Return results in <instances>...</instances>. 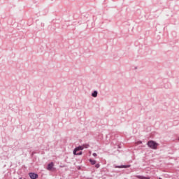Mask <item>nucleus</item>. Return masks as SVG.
Listing matches in <instances>:
<instances>
[{"label": "nucleus", "mask_w": 179, "mask_h": 179, "mask_svg": "<svg viewBox=\"0 0 179 179\" xmlns=\"http://www.w3.org/2000/svg\"><path fill=\"white\" fill-rule=\"evenodd\" d=\"M147 145L148 148H150V149H153L154 150H156V149H157V146H159V143L153 141H149Z\"/></svg>", "instance_id": "nucleus-1"}, {"label": "nucleus", "mask_w": 179, "mask_h": 179, "mask_svg": "<svg viewBox=\"0 0 179 179\" xmlns=\"http://www.w3.org/2000/svg\"><path fill=\"white\" fill-rule=\"evenodd\" d=\"M84 147L83 145H80L76 148L73 150V155H76V152H79V150H83Z\"/></svg>", "instance_id": "nucleus-2"}, {"label": "nucleus", "mask_w": 179, "mask_h": 179, "mask_svg": "<svg viewBox=\"0 0 179 179\" xmlns=\"http://www.w3.org/2000/svg\"><path fill=\"white\" fill-rule=\"evenodd\" d=\"M29 176L31 179H36L38 178V175L34 173H29Z\"/></svg>", "instance_id": "nucleus-3"}, {"label": "nucleus", "mask_w": 179, "mask_h": 179, "mask_svg": "<svg viewBox=\"0 0 179 179\" xmlns=\"http://www.w3.org/2000/svg\"><path fill=\"white\" fill-rule=\"evenodd\" d=\"M115 169H128L129 165L115 166Z\"/></svg>", "instance_id": "nucleus-4"}, {"label": "nucleus", "mask_w": 179, "mask_h": 179, "mask_svg": "<svg viewBox=\"0 0 179 179\" xmlns=\"http://www.w3.org/2000/svg\"><path fill=\"white\" fill-rule=\"evenodd\" d=\"M53 167H54V163L51 162V163L48 164L47 169H48V170L51 171V170H52Z\"/></svg>", "instance_id": "nucleus-5"}, {"label": "nucleus", "mask_w": 179, "mask_h": 179, "mask_svg": "<svg viewBox=\"0 0 179 179\" xmlns=\"http://www.w3.org/2000/svg\"><path fill=\"white\" fill-rule=\"evenodd\" d=\"M136 178L139 179H150V177L148 176H136Z\"/></svg>", "instance_id": "nucleus-6"}, {"label": "nucleus", "mask_w": 179, "mask_h": 179, "mask_svg": "<svg viewBox=\"0 0 179 179\" xmlns=\"http://www.w3.org/2000/svg\"><path fill=\"white\" fill-rule=\"evenodd\" d=\"M97 94H98L97 91H94V92L92 93V97H97Z\"/></svg>", "instance_id": "nucleus-7"}, {"label": "nucleus", "mask_w": 179, "mask_h": 179, "mask_svg": "<svg viewBox=\"0 0 179 179\" xmlns=\"http://www.w3.org/2000/svg\"><path fill=\"white\" fill-rule=\"evenodd\" d=\"M90 162L91 164H92V165L96 164V160L90 159Z\"/></svg>", "instance_id": "nucleus-8"}, {"label": "nucleus", "mask_w": 179, "mask_h": 179, "mask_svg": "<svg viewBox=\"0 0 179 179\" xmlns=\"http://www.w3.org/2000/svg\"><path fill=\"white\" fill-rule=\"evenodd\" d=\"M84 149H87V148H89V144H84L83 145Z\"/></svg>", "instance_id": "nucleus-9"}, {"label": "nucleus", "mask_w": 179, "mask_h": 179, "mask_svg": "<svg viewBox=\"0 0 179 179\" xmlns=\"http://www.w3.org/2000/svg\"><path fill=\"white\" fill-rule=\"evenodd\" d=\"M95 167H96V169H99V168L100 167V164H96L95 165Z\"/></svg>", "instance_id": "nucleus-10"}, {"label": "nucleus", "mask_w": 179, "mask_h": 179, "mask_svg": "<svg viewBox=\"0 0 179 179\" xmlns=\"http://www.w3.org/2000/svg\"><path fill=\"white\" fill-rule=\"evenodd\" d=\"M81 155H82V152H80L79 153H76V155H77V156H80Z\"/></svg>", "instance_id": "nucleus-11"}, {"label": "nucleus", "mask_w": 179, "mask_h": 179, "mask_svg": "<svg viewBox=\"0 0 179 179\" xmlns=\"http://www.w3.org/2000/svg\"><path fill=\"white\" fill-rule=\"evenodd\" d=\"M92 156H94V157H96L97 156V154H96V152H94V153L92 154Z\"/></svg>", "instance_id": "nucleus-12"}, {"label": "nucleus", "mask_w": 179, "mask_h": 179, "mask_svg": "<svg viewBox=\"0 0 179 179\" xmlns=\"http://www.w3.org/2000/svg\"><path fill=\"white\" fill-rule=\"evenodd\" d=\"M138 144H141V143H142V141H138Z\"/></svg>", "instance_id": "nucleus-13"}, {"label": "nucleus", "mask_w": 179, "mask_h": 179, "mask_svg": "<svg viewBox=\"0 0 179 179\" xmlns=\"http://www.w3.org/2000/svg\"><path fill=\"white\" fill-rule=\"evenodd\" d=\"M20 179H22V178H20Z\"/></svg>", "instance_id": "nucleus-14"}, {"label": "nucleus", "mask_w": 179, "mask_h": 179, "mask_svg": "<svg viewBox=\"0 0 179 179\" xmlns=\"http://www.w3.org/2000/svg\"><path fill=\"white\" fill-rule=\"evenodd\" d=\"M178 141H179V137H178Z\"/></svg>", "instance_id": "nucleus-15"}]
</instances>
